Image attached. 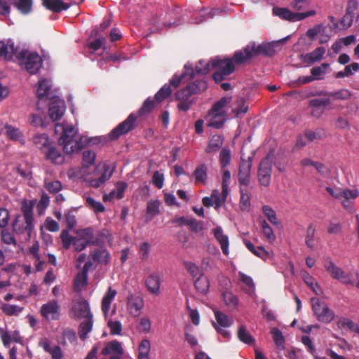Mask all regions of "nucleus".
<instances>
[{
	"label": "nucleus",
	"mask_w": 359,
	"mask_h": 359,
	"mask_svg": "<svg viewBox=\"0 0 359 359\" xmlns=\"http://www.w3.org/2000/svg\"><path fill=\"white\" fill-rule=\"evenodd\" d=\"M289 37L288 36L276 42L262 43L259 45H256L255 42L250 43L243 50L235 52L233 60L238 65H241L250 60L253 56L259 55L272 56L275 53L274 44L284 43Z\"/></svg>",
	"instance_id": "obj_1"
},
{
	"label": "nucleus",
	"mask_w": 359,
	"mask_h": 359,
	"mask_svg": "<svg viewBox=\"0 0 359 359\" xmlns=\"http://www.w3.org/2000/svg\"><path fill=\"white\" fill-rule=\"evenodd\" d=\"M58 142L62 146L63 151L67 154L79 152L83 147L82 142L78 140L76 132L72 126H67L63 128Z\"/></svg>",
	"instance_id": "obj_2"
},
{
	"label": "nucleus",
	"mask_w": 359,
	"mask_h": 359,
	"mask_svg": "<svg viewBox=\"0 0 359 359\" xmlns=\"http://www.w3.org/2000/svg\"><path fill=\"white\" fill-rule=\"evenodd\" d=\"M233 62L237 64L234 61L233 57L232 59H222L219 57L211 58V67L212 69H216L215 72L212 75V78L216 83L221 82L224 80L226 76L234 72L235 67Z\"/></svg>",
	"instance_id": "obj_3"
},
{
	"label": "nucleus",
	"mask_w": 359,
	"mask_h": 359,
	"mask_svg": "<svg viewBox=\"0 0 359 359\" xmlns=\"http://www.w3.org/2000/svg\"><path fill=\"white\" fill-rule=\"evenodd\" d=\"M77 236L75 243V251L81 252L89 245L102 246V241L99 238H95V229L88 226L83 229H79L75 231Z\"/></svg>",
	"instance_id": "obj_4"
},
{
	"label": "nucleus",
	"mask_w": 359,
	"mask_h": 359,
	"mask_svg": "<svg viewBox=\"0 0 359 359\" xmlns=\"http://www.w3.org/2000/svg\"><path fill=\"white\" fill-rule=\"evenodd\" d=\"M16 57L20 65H23L26 70L31 74H34L42 66V59L36 53H31L22 50L17 53Z\"/></svg>",
	"instance_id": "obj_5"
},
{
	"label": "nucleus",
	"mask_w": 359,
	"mask_h": 359,
	"mask_svg": "<svg viewBox=\"0 0 359 359\" xmlns=\"http://www.w3.org/2000/svg\"><path fill=\"white\" fill-rule=\"evenodd\" d=\"M311 303L312 311L320 322L329 323L334 319V312L328 307L325 302H321L316 297H312Z\"/></svg>",
	"instance_id": "obj_6"
},
{
	"label": "nucleus",
	"mask_w": 359,
	"mask_h": 359,
	"mask_svg": "<svg viewBox=\"0 0 359 359\" xmlns=\"http://www.w3.org/2000/svg\"><path fill=\"white\" fill-rule=\"evenodd\" d=\"M273 156L274 151L271 150L259 163L257 176L260 184L264 187H268L271 183V165Z\"/></svg>",
	"instance_id": "obj_7"
},
{
	"label": "nucleus",
	"mask_w": 359,
	"mask_h": 359,
	"mask_svg": "<svg viewBox=\"0 0 359 359\" xmlns=\"http://www.w3.org/2000/svg\"><path fill=\"white\" fill-rule=\"evenodd\" d=\"M137 116L134 113H131L126 120L120 123L110 132L109 135L110 140H117L121 135H126L135 129L137 126Z\"/></svg>",
	"instance_id": "obj_8"
},
{
	"label": "nucleus",
	"mask_w": 359,
	"mask_h": 359,
	"mask_svg": "<svg viewBox=\"0 0 359 359\" xmlns=\"http://www.w3.org/2000/svg\"><path fill=\"white\" fill-rule=\"evenodd\" d=\"M273 13L283 20H289L290 22H297L308 17L315 15L316 12L314 10H311L305 13H294L286 8L274 7L273 8Z\"/></svg>",
	"instance_id": "obj_9"
},
{
	"label": "nucleus",
	"mask_w": 359,
	"mask_h": 359,
	"mask_svg": "<svg viewBox=\"0 0 359 359\" xmlns=\"http://www.w3.org/2000/svg\"><path fill=\"white\" fill-rule=\"evenodd\" d=\"M215 322H212V326L216 330L217 332L222 334L224 338L229 340L231 337L229 331L224 330L222 327L226 328L231 326L232 321L229 317L220 311H214Z\"/></svg>",
	"instance_id": "obj_10"
},
{
	"label": "nucleus",
	"mask_w": 359,
	"mask_h": 359,
	"mask_svg": "<svg viewBox=\"0 0 359 359\" xmlns=\"http://www.w3.org/2000/svg\"><path fill=\"white\" fill-rule=\"evenodd\" d=\"M71 313L74 318H85L93 317L89 303L83 297L73 301Z\"/></svg>",
	"instance_id": "obj_11"
},
{
	"label": "nucleus",
	"mask_w": 359,
	"mask_h": 359,
	"mask_svg": "<svg viewBox=\"0 0 359 359\" xmlns=\"http://www.w3.org/2000/svg\"><path fill=\"white\" fill-rule=\"evenodd\" d=\"M40 313L48 320H57L60 317V306L57 300L53 299L43 304L40 309Z\"/></svg>",
	"instance_id": "obj_12"
},
{
	"label": "nucleus",
	"mask_w": 359,
	"mask_h": 359,
	"mask_svg": "<svg viewBox=\"0 0 359 359\" xmlns=\"http://www.w3.org/2000/svg\"><path fill=\"white\" fill-rule=\"evenodd\" d=\"M192 95L185 88L176 93L177 108L179 111H187L191 108L195 102V99L191 97Z\"/></svg>",
	"instance_id": "obj_13"
},
{
	"label": "nucleus",
	"mask_w": 359,
	"mask_h": 359,
	"mask_svg": "<svg viewBox=\"0 0 359 359\" xmlns=\"http://www.w3.org/2000/svg\"><path fill=\"white\" fill-rule=\"evenodd\" d=\"M252 168V158L248 160L241 158L239 164L238 179L239 184L243 186H248L250 182V171Z\"/></svg>",
	"instance_id": "obj_14"
},
{
	"label": "nucleus",
	"mask_w": 359,
	"mask_h": 359,
	"mask_svg": "<svg viewBox=\"0 0 359 359\" xmlns=\"http://www.w3.org/2000/svg\"><path fill=\"white\" fill-rule=\"evenodd\" d=\"M144 300L138 295L130 293L128 296L127 306L130 313L134 316L137 317L140 315L142 309L144 308Z\"/></svg>",
	"instance_id": "obj_15"
},
{
	"label": "nucleus",
	"mask_w": 359,
	"mask_h": 359,
	"mask_svg": "<svg viewBox=\"0 0 359 359\" xmlns=\"http://www.w3.org/2000/svg\"><path fill=\"white\" fill-rule=\"evenodd\" d=\"M324 266L333 278L337 279L344 284L351 283L350 278L347 274H346L341 268L337 266L332 261H326L324 264Z\"/></svg>",
	"instance_id": "obj_16"
},
{
	"label": "nucleus",
	"mask_w": 359,
	"mask_h": 359,
	"mask_svg": "<svg viewBox=\"0 0 359 359\" xmlns=\"http://www.w3.org/2000/svg\"><path fill=\"white\" fill-rule=\"evenodd\" d=\"M359 196L358 189H343L341 191V205L350 212H355L353 207L354 200Z\"/></svg>",
	"instance_id": "obj_17"
},
{
	"label": "nucleus",
	"mask_w": 359,
	"mask_h": 359,
	"mask_svg": "<svg viewBox=\"0 0 359 359\" xmlns=\"http://www.w3.org/2000/svg\"><path fill=\"white\" fill-rule=\"evenodd\" d=\"M325 48L320 46L316 48L314 50H313L311 53L301 55L300 58L303 62L308 65H312L320 61L323 58V56L325 54Z\"/></svg>",
	"instance_id": "obj_18"
},
{
	"label": "nucleus",
	"mask_w": 359,
	"mask_h": 359,
	"mask_svg": "<svg viewBox=\"0 0 359 359\" xmlns=\"http://www.w3.org/2000/svg\"><path fill=\"white\" fill-rule=\"evenodd\" d=\"M161 283V278L156 273L150 274L145 279L147 289L151 294L155 296H158L160 294Z\"/></svg>",
	"instance_id": "obj_19"
},
{
	"label": "nucleus",
	"mask_w": 359,
	"mask_h": 359,
	"mask_svg": "<svg viewBox=\"0 0 359 359\" xmlns=\"http://www.w3.org/2000/svg\"><path fill=\"white\" fill-rule=\"evenodd\" d=\"M18 48L15 47L12 40L8 39L6 43L0 41V57H3L5 60H11L13 55H17Z\"/></svg>",
	"instance_id": "obj_20"
},
{
	"label": "nucleus",
	"mask_w": 359,
	"mask_h": 359,
	"mask_svg": "<svg viewBox=\"0 0 359 359\" xmlns=\"http://www.w3.org/2000/svg\"><path fill=\"white\" fill-rule=\"evenodd\" d=\"M194 71L191 65H185L184 67V72L180 76H177L175 74L172 78L170 80V84H171L174 88H177L181 82H182L187 76L188 79H191L194 78Z\"/></svg>",
	"instance_id": "obj_21"
},
{
	"label": "nucleus",
	"mask_w": 359,
	"mask_h": 359,
	"mask_svg": "<svg viewBox=\"0 0 359 359\" xmlns=\"http://www.w3.org/2000/svg\"><path fill=\"white\" fill-rule=\"evenodd\" d=\"M117 294L116 290L112 289L111 287L108 288L107 292L104 295L102 300V311L105 318L108 317L109 312L111 308V304L114 301Z\"/></svg>",
	"instance_id": "obj_22"
},
{
	"label": "nucleus",
	"mask_w": 359,
	"mask_h": 359,
	"mask_svg": "<svg viewBox=\"0 0 359 359\" xmlns=\"http://www.w3.org/2000/svg\"><path fill=\"white\" fill-rule=\"evenodd\" d=\"M43 154L46 160L50 161L54 164L60 165L65 162V156L52 144Z\"/></svg>",
	"instance_id": "obj_23"
},
{
	"label": "nucleus",
	"mask_w": 359,
	"mask_h": 359,
	"mask_svg": "<svg viewBox=\"0 0 359 359\" xmlns=\"http://www.w3.org/2000/svg\"><path fill=\"white\" fill-rule=\"evenodd\" d=\"M231 96L221 98L212 105L209 111V114H214L215 118L219 117L222 115L225 116L226 113L224 111V108L231 102Z\"/></svg>",
	"instance_id": "obj_24"
},
{
	"label": "nucleus",
	"mask_w": 359,
	"mask_h": 359,
	"mask_svg": "<svg viewBox=\"0 0 359 359\" xmlns=\"http://www.w3.org/2000/svg\"><path fill=\"white\" fill-rule=\"evenodd\" d=\"M214 236L217 242L219 243L222 252L225 255H229V238L228 236L223 233L221 226H217L212 230Z\"/></svg>",
	"instance_id": "obj_25"
},
{
	"label": "nucleus",
	"mask_w": 359,
	"mask_h": 359,
	"mask_svg": "<svg viewBox=\"0 0 359 359\" xmlns=\"http://www.w3.org/2000/svg\"><path fill=\"white\" fill-rule=\"evenodd\" d=\"M42 4L46 9L54 13H60L69 8V5L62 0H42Z\"/></svg>",
	"instance_id": "obj_26"
},
{
	"label": "nucleus",
	"mask_w": 359,
	"mask_h": 359,
	"mask_svg": "<svg viewBox=\"0 0 359 359\" xmlns=\"http://www.w3.org/2000/svg\"><path fill=\"white\" fill-rule=\"evenodd\" d=\"M90 258L98 264H107L110 260V254L104 248H97L90 254Z\"/></svg>",
	"instance_id": "obj_27"
},
{
	"label": "nucleus",
	"mask_w": 359,
	"mask_h": 359,
	"mask_svg": "<svg viewBox=\"0 0 359 359\" xmlns=\"http://www.w3.org/2000/svg\"><path fill=\"white\" fill-rule=\"evenodd\" d=\"M65 110L64 102L55 101L50 105L48 109L49 116L53 121H58L63 116Z\"/></svg>",
	"instance_id": "obj_28"
},
{
	"label": "nucleus",
	"mask_w": 359,
	"mask_h": 359,
	"mask_svg": "<svg viewBox=\"0 0 359 359\" xmlns=\"http://www.w3.org/2000/svg\"><path fill=\"white\" fill-rule=\"evenodd\" d=\"M208 88V83L205 79H196L187 85L185 88L191 95L201 94Z\"/></svg>",
	"instance_id": "obj_29"
},
{
	"label": "nucleus",
	"mask_w": 359,
	"mask_h": 359,
	"mask_svg": "<svg viewBox=\"0 0 359 359\" xmlns=\"http://www.w3.org/2000/svg\"><path fill=\"white\" fill-rule=\"evenodd\" d=\"M33 142L42 153L52 144L48 136L46 134H39L34 136Z\"/></svg>",
	"instance_id": "obj_30"
},
{
	"label": "nucleus",
	"mask_w": 359,
	"mask_h": 359,
	"mask_svg": "<svg viewBox=\"0 0 359 359\" xmlns=\"http://www.w3.org/2000/svg\"><path fill=\"white\" fill-rule=\"evenodd\" d=\"M127 187L128 184L125 182H118L116 185V190L111 191L109 195H104L103 196V200L107 201L114 198L121 199L123 197V193L127 189Z\"/></svg>",
	"instance_id": "obj_31"
},
{
	"label": "nucleus",
	"mask_w": 359,
	"mask_h": 359,
	"mask_svg": "<svg viewBox=\"0 0 359 359\" xmlns=\"http://www.w3.org/2000/svg\"><path fill=\"white\" fill-rule=\"evenodd\" d=\"M224 138L219 135H215L210 139L205 151L207 154L217 152L223 145Z\"/></svg>",
	"instance_id": "obj_32"
},
{
	"label": "nucleus",
	"mask_w": 359,
	"mask_h": 359,
	"mask_svg": "<svg viewBox=\"0 0 359 359\" xmlns=\"http://www.w3.org/2000/svg\"><path fill=\"white\" fill-rule=\"evenodd\" d=\"M243 243L245 247L255 256L262 259H266L269 257L268 252L262 247H255L253 243H252L250 241L244 239Z\"/></svg>",
	"instance_id": "obj_33"
},
{
	"label": "nucleus",
	"mask_w": 359,
	"mask_h": 359,
	"mask_svg": "<svg viewBox=\"0 0 359 359\" xmlns=\"http://www.w3.org/2000/svg\"><path fill=\"white\" fill-rule=\"evenodd\" d=\"M93 317L85 318V320L83 321L79 327V336L81 340H85L87 338V335L91 332L93 329Z\"/></svg>",
	"instance_id": "obj_34"
},
{
	"label": "nucleus",
	"mask_w": 359,
	"mask_h": 359,
	"mask_svg": "<svg viewBox=\"0 0 359 359\" xmlns=\"http://www.w3.org/2000/svg\"><path fill=\"white\" fill-rule=\"evenodd\" d=\"M237 337L238 339L248 345H253L255 343V338L248 332L245 325H241L238 329Z\"/></svg>",
	"instance_id": "obj_35"
},
{
	"label": "nucleus",
	"mask_w": 359,
	"mask_h": 359,
	"mask_svg": "<svg viewBox=\"0 0 359 359\" xmlns=\"http://www.w3.org/2000/svg\"><path fill=\"white\" fill-rule=\"evenodd\" d=\"M123 348L121 344L118 341H112L107 344V345L102 350V354L107 355L111 353L121 354Z\"/></svg>",
	"instance_id": "obj_36"
},
{
	"label": "nucleus",
	"mask_w": 359,
	"mask_h": 359,
	"mask_svg": "<svg viewBox=\"0 0 359 359\" xmlns=\"http://www.w3.org/2000/svg\"><path fill=\"white\" fill-rule=\"evenodd\" d=\"M207 172L208 166L205 164L202 163L198 165L193 173L196 182H202L203 184H205L208 176Z\"/></svg>",
	"instance_id": "obj_37"
},
{
	"label": "nucleus",
	"mask_w": 359,
	"mask_h": 359,
	"mask_svg": "<svg viewBox=\"0 0 359 359\" xmlns=\"http://www.w3.org/2000/svg\"><path fill=\"white\" fill-rule=\"evenodd\" d=\"M359 70V64L357 62H353L348 65H346L343 71H339L336 73L335 78H344L353 76L355 72Z\"/></svg>",
	"instance_id": "obj_38"
},
{
	"label": "nucleus",
	"mask_w": 359,
	"mask_h": 359,
	"mask_svg": "<svg viewBox=\"0 0 359 359\" xmlns=\"http://www.w3.org/2000/svg\"><path fill=\"white\" fill-rule=\"evenodd\" d=\"M194 286L198 292L201 294H205L210 287L208 278L203 275L200 276L194 281Z\"/></svg>",
	"instance_id": "obj_39"
},
{
	"label": "nucleus",
	"mask_w": 359,
	"mask_h": 359,
	"mask_svg": "<svg viewBox=\"0 0 359 359\" xmlns=\"http://www.w3.org/2000/svg\"><path fill=\"white\" fill-rule=\"evenodd\" d=\"M51 88L50 82L47 79H42L39 83L37 88V97L40 100L46 97Z\"/></svg>",
	"instance_id": "obj_40"
},
{
	"label": "nucleus",
	"mask_w": 359,
	"mask_h": 359,
	"mask_svg": "<svg viewBox=\"0 0 359 359\" xmlns=\"http://www.w3.org/2000/svg\"><path fill=\"white\" fill-rule=\"evenodd\" d=\"M60 238L62 242L63 248L68 250L71 245H73L75 249V243H76L77 236H70L67 230H62L60 233Z\"/></svg>",
	"instance_id": "obj_41"
},
{
	"label": "nucleus",
	"mask_w": 359,
	"mask_h": 359,
	"mask_svg": "<svg viewBox=\"0 0 359 359\" xmlns=\"http://www.w3.org/2000/svg\"><path fill=\"white\" fill-rule=\"evenodd\" d=\"M23 217L26 223L25 229L31 231L33 228V212L32 207L25 205L22 207Z\"/></svg>",
	"instance_id": "obj_42"
},
{
	"label": "nucleus",
	"mask_w": 359,
	"mask_h": 359,
	"mask_svg": "<svg viewBox=\"0 0 359 359\" xmlns=\"http://www.w3.org/2000/svg\"><path fill=\"white\" fill-rule=\"evenodd\" d=\"M236 107L232 109V112L236 117L247 113L248 106L245 104V100L243 98L238 99L235 102Z\"/></svg>",
	"instance_id": "obj_43"
},
{
	"label": "nucleus",
	"mask_w": 359,
	"mask_h": 359,
	"mask_svg": "<svg viewBox=\"0 0 359 359\" xmlns=\"http://www.w3.org/2000/svg\"><path fill=\"white\" fill-rule=\"evenodd\" d=\"M172 93V88L170 84L165 83L155 95V100L158 102H161L167 97H168Z\"/></svg>",
	"instance_id": "obj_44"
},
{
	"label": "nucleus",
	"mask_w": 359,
	"mask_h": 359,
	"mask_svg": "<svg viewBox=\"0 0 359 359\" xmlns=\"http://www.w3.org/2000/svg\"><path fill=\"white\" fill-rule=\"evenodd\" d=\"M211 67V60L210 61L200 60L195 67L194 74L199 75L207 74Z\"/></svg>",
	"instance_id": "obj_45"
},
{
	"label": "nucleus",
	"mask_w": 359,
	"mask_h": 359,
	"mask_svg": "<svg viewBox=\"0 0 359 359\" xmlns=\"http://www.w3.org/2000/svg\"><path fill=\"white\" fill-rule=\"evenodd\" d=\"M1 241L6 245L18 246L15 237L6 229H3L1 231Z\"/></svg>",
	"instance_id": "obj_46"
},
{
	"label": "nucleus",
	"mask_w": 359,
	"mask_h": 359,
	"mask_svg": "<svg viewBox=\"0 0 359 359\" xmlns=\"http://www.w3.org/2000/svg\"><path fill=\"white\" fill-rule=\"evenodd\" d=\"M107 171L108 169L107 168L100 177L91 180L90 182V186L94 188H98L109 180L112 175V172L107 173Z\"/></svg>",
	"instance_id": "obj_47"
},
{
	"label": "nucleus",
	"mask_w": 359,
	"mask_h": 359,
	"mask_svg": "<svg viewBox=\"0 0 359 359\" xmlns=\"http://www.w3.org/2000/svg\"><path fill=\"white\" fill-rule=\"evenodd\" d=\"M44 187L50 194H57L62 189V184L60 181H47L44 182Z\"/></svg>",
	"instance_id": "obj_48"
},
{
	"label": "nucleus",
	"mask_w": 359,
	"mask_h": 359,
	"mask_svg": "<svg viewBox=\"0 0 359 359\" xmlns=\"http://www.w3.org/2000/svg\"><path fill=\"white\" fill-rule=\"evenodd\" d=\"M86 205L94 210L95 213L103 212L105 210L104 206L100 201H95L92 197H87L86 198Z\"/></svg>",
	"instance_id": "obj_49"
},
{
	"label": "nucleus",
	"mask_w": 359,
	"mask_h": 359,
	"mask_svg": "<svg viewBox=\"0 0 359 359\" xmlns=\"http://www.w3.org/2000/svg\"><path fill=\"white\" fill-rule=\"evenodd\" d=\"M4 127L6 130V135L11 140H18L23 137L22 133L20 130L19 128L13 127L12 126L7 123Z\"/></svg>",
	"instance_id": "obj_50"
},
{
	"label": "nucleus",
	"mask_w": 359,
	"mask_h": 359,
	"mask_svg": "<svg viewBox=\"0 0 359 359\" xmlns=\"http://www.w3.org/2000/svg\"><path fill=\"white\" fill-rule=\"evenodd\" d=\"M15 6L22 14H28L32 9V0H18Z\"/></svg>",
	"instance_id": "obj_51"
},
{
	"label": "nucleus",
	"mask_w": 359,
	"mask_h": 359,
	"mask_svg": "<svg viewBox=\"0 0 359 359\" xmlns=\"http://www.w3.org/2000/svg\"><path fill=\"white\" fill-rule=\"evenodd\" d=\"M184 266L194 278H198L203 275L200 268L194 262L188 261L184 262Z\"/></svg>",
	"instance_id": "obj_52"
},
{
	"label": "nucleus",
	"mask_w": 359,
	"mask_h": 359,
	"mask_svg": "<svg viewBox=\"0 0 359 359\" xmlns=\"http://www.w3.org/2000/svg\"><path fill=\"white\" fill-rule=\"evenodd\" d=\"M273 334V339L275 342L276 346L280 349H284L285 339L282 332L278 328H273L271 331Z\"/></svg>",
	"instance_id": "obj_53"
},
{
	"label": "nucleus",
	"mask_w": 359,
	"mask_h": 359,
	"mask_svg": "<svg viewBox=\"0 0 359 359\" xmlns=\"http://www.w3.org/2000/svg\"><path fill=\"white\" fill-rule=\"evenodd\" d=\"M188 226L189 230L194 233H202L204 230L203 222L193 217L190 218Z\"/></svg>",
	"instance_id": "obj_54"
},
{
	"label": "nucleus",
	"mask_w": 359,
	"mask_h": 359,
	"mask_svg": "<svg viewBox=\"0 0 359 359\" xmlns=\"http://www.w3.org/2000/svg\"><path fill=\"white\" fill-rule=\"evenodd\" d=\"M231 161V151L229 148H222L219 153V163L222 168L226 167Z\"/></svg>",
	"instance_id": "obj_55"
},
{
	"label": "nucleus",
	"mask_w": 359,
	"mask_h": 359,
	"mask_svg": "<svg viewBox=\"0 0 359 359\" xmlns=\"http://www.w3.org/2000/svg\"><path fill=\"white\" fill-rule=\"evenodd\" d=\"M262 211L271 223L274 225L279 224L276 212L269 205H264L262 207Z\"/></svg>",
	"instance_id": "obj_56"
},
{
	"label": "nucleus",
	"mask_w": 359,
	"mask_h": 359,
	"mask_svg": "<svg viewBox=\"0 0 359 359\" xmlns=\"http://www.w3.org/2000/svg\"><path fill=\"white\" fill-rule=\"evenodd\" d=\"M96 154L93 151L86 150L83 153V166L89 168L95 160Z\"/></svg>",
	"instance_id": "obj_57"
},
{
	"label": "nucleus",
	"mask_w": 359,
	"mask_h": 359,
	"mask_svg": "<svg viewBox=\"0 0 359 359\" xmlns=\"http://www.w3.org/2000/svg\"><path fill=\"white\" fill-rule=\"evenodd\" d=\"M304 136L309 142H313L316 139H323L325 136V133L322 129H319L317 131L307 130L304 133Z\"/></svg>",
	"instance_id": "obj_58"
},
{
	"label": "nucleus",
	"mask_w": 359,
	"mask_h": 359,
	"mask_svg": "<svg viewBox=\"0 0 359 359\" xmlns=\"http://www.w3.org/2000/svg\"><path fill=\"white\" fill-rule=\"evenodd\" d=\"M155 106V101L150 97L147 98L143 103L142 107L139 109L140 116H144L150 113Z\"/></svg>",
	"instance_id": "obj_59"
},
{
	"label": "nucleus",
	"mask_w": 359,
	"mask_h": 359,
	"mask_svg": "<svg viewBox=\"0 0 359 359\" xmlns=\"http://www.w3.org/2000/svg\"><path fill=\"white\" fill-rule=\"evenodd\" d=\"M159 206L160 203L157 200L150 201L148 202L147 207V214L151 216L150 219H151L153 217L159 214Z\"/></svg>",
	"instance_id": "obj_60"
},
{
	"label": "nucleus",
	"mask_w": 359,
	"mask_h": 359,
	"mask_svg": "<svg viewBox=\"0 0 359 359\" xmlns=\"http://www.w3.org/2000/svg\"><path fill=\"white\" fill-rule=\"evenodd\" d=\"M223 299L228 306L235 307L238 303V297L231 292H224L222 293Z\"/></svg>",
	"instance_id": "obj_61"
},
{
	"label": "nucleus",
	"mask_w": 359,
	"mask_h": 359,
	"mask_svg": "<svg viewBox=\"0 0 359 359\" xmlns=\"http://www.w3.org/2000/svg\"><path fill=\"white\" fill-rule=\"evenodd\" d=\"M1 310L6 315L13 316L17 314L18 312H20L22 310V309L19 308L15 305L4 304L1 306Z\"/></svg>",
	"instance_id": "obj_62"
},
{
	"label": "nucleus",
	"mask_w": 359,
	"mask_h": 359,
	"mask_svg": "<svg viewBox=\"0 0 359 359\" xmlns=\"http://www.w3.org/2000/svg\"><path fill=\"white\" fill-rule=\"evenodd\" d=\"M330 104V100L328 98H315L309 101V106L313 108H320L321 107H326Z\"/></svg>",
	"instance_id": "obj_63"
},
{
	"label": "nucleus",
	"mask_w": 359,
	"mask_h": 359,
	"mask_svg": "<svg viewBox=\"0 0 359 359\" xmlns=\"http://www.w3.org/2000/svg\"><path fill=\"white\" fill-rule=\"evenodd\" d=\"M108 327L110 328V332L114 335L121 334L122 331V325L120 321L116 320L113 321L109 320L108 321Z\"/></svg>",
	"instance_id": "obj_64"
}]
</instances>
